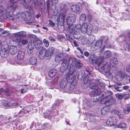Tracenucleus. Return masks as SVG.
Masks as SVG:
<instances>
[{
  "mask_svg": "<svg viewBox=\"0 0 130 130\" xmlns=\"http://www.w3.org/2000/svg\"><path fill=\"white\" fill-rule=\"evenodd\" d=\"M29 3H24L23 5H24L26 9H30L31 8L30 5L29 4Z\"/></svg>",
  "mask_w": 130,
  "mask_h": 130,
  "instance_id": "obj_50",
  "label": "nucleus"
},
{
  "mask_svg": "<svg viewBox=\"0 0 130 130\" xmlns=\"http://www.w3.org/2000/svg\"><path fill=\"white\" fill-rule=\"evenodd\" d=\"M99 40L101 43L102 44H103V42H104V44H105L104 45V47H105V46H109V44L108 42L109 40L108 36H102L101 37L100 39Z\"/></svg>",
  "mask_w": 130,
  "mask_h": 130,
  "instance_id": "obj_12",
  "label": "nucleus"
},
{
  "mask_svg": "<svg viewBox=\"0 0 130 130\" xmlns=\"http://www.w3.org/2000/svg\"><path fill=\"white\" fill-rule=\"evenodd\" d=\"M88 25L87 23H84L81 26V31L83 34L86 33L87 32V29Z\"/></svg>",
  "mask_w": 130,
  "mask_h": 130,
  "instance_id": "obj_27",
  "label": "nucleus"
},
{
  "mask_svg": "<svg viewBox=\"0 0 130 130\" xmlns=\"http://www.w3.org/2000/svg\"><path fill=\"white\" fill-rule=\"evenodd\" d=\"M12 7H7L5 8L3 6H0V18L1 19H8L14 21L23 19V16L25 15V14L24 13H20L14 15V13L17 8L15 5Z\"/></svg>",
  "mask_w": 130,
  "mask_h": 130,
  "instance_id": "obj_1",
  "label": "nucleus"
},
{
  "mask_svg": "<svg viewBox=\"0 0 130 130\" xmlns=\"http://www.w3.org/2000/svg\"><path fill=\"white\" fill-rule=\"evenodd\" d=\"M27 24H28L31 25H34L35 22H34L29 21L27 22Z\"/></svg>",
  "mask_w": 130,
  "mask_h": 130,
  "instance_id": "obj_64",
  "label": "nucleus"
},
{
  "mask_svg": "<svg viewBox=\"0 0 130 130\" xmlns=\"http://www.w3.org/2000/svg\"><path fill=\"white\" fill-rule=\"evenodd\" d=\"M66 54L65 53H59L56 55L55 56V61L56 62L59 63L63 60L64 59V55Z\"/></svg>",
  "mask_w": 130,
  "mask_h": 130,
  "instance_id": "obj_13",
  "label": "nucleus"
},
{
  "mask_svg": "<svg viewBox=\"0 0 130 130\" xmlns=\"http://www.w3.org/2000/svg\"><path fill=\"white\" fill-rule=\"evenodd\" d=\"M106 93L107 94V95H106V96H108V95H109V96H110L111 97V99L112 98V97L111 96V95H112L113 94V93L111 91H107L106 92Z\"/></svg>",
  "mask_w": 130,
  "mask_h": 130,
  "instance_id": "obj_55",
  "label": "nucleus"
},
{
  "mask_svg": "<svg viewBox=\"0 0 130 130\" xmlns=\"http://www.w3.org/2000/svg\"><path fill=\"white\" fill-rule=\"evenodd\" d=\"M86 18V15L84 13H82L80 16L79 20L83 22H84L85 21Z\"/></svg>",
  "mask_w": 130,
  "mask_h": 130,
  "instance_id": "obj_39",
  "label": "nucleus"
},
{
  "mask_svg": "<svg viewBox=\"0 0 130 130\" xmlns=\"http://www.w3.org/2000/svg\"><path fill=\"white\" fill-rule=\"evenodd\" d=\"M113 112L114 113L116 114L118 116L120 115V113L118 110H114Z\"/></svg>",
  "mask_w": 130,
  "mask_h": 130,
  "instance_id": "obj_56",
  "label": "nucleus"
},
{
  "mask_svg": "<svg viewBox=\"0 0 130 130\" xmlns=\"http://www.w3.org/2000/svg\"><path fill=\"white\" fill-rule=\"evenodd\" d=\"M112 55V53L110 51H106L104 52L103 57L104 58H108L111 56Z\"/></svg>",
  "mask_w": 130,
  "mask_h": 130,
  "instance_id": "obj_28",
  "label": "nucleus"
},
{
  "mask_svg": "<svg viewBox=\"0 0 130 130\" xmlns=\"http://www.w3.org/2000/svg\"><path fill=\"white\" fill-rule=\"evenodd\" d=\"M93 79V77L91 74L89 73L84 78L83 80V83L85 84L89 83L92 81Z\"/></svg>",
  "mask_w": 130,
  "mask_h": 130,
  "instance_id": "obj_16",
  "label": "nucleus"
},
{
  "mask_svg": "<svg viewBox=\"0 0 130 130\" xmlns=\"http://www.w3.org/2000/svg\"><path fill=\"white\" fill-rule=\"evenodd\" d=\"M124 77V74L123 72H118L116 76V79L118 81L123 80Z\"/></svg>",
  "mask_w": 130,
  "mask_h": 130,
  "instance_id": "obj_23",
  "label": "nucleus"
},
{
  "mask_svg": "<svg viewBox=\"0 0 130 130\" xmlns=\"http://www.w3.org/2000/svg\"><path fill=\"white\" fill-rule=\"evenodd\" d=\"M101 93V88H97L90 92L89 95L91 96L97 95Z\"/></svg>",
  "mask_w": 130,
  "mask_h": 130,
  "instance_id": "obj_19",
  "label": "nucleus"
},
{
  "mask_svg": "<svg viewBox=\"0 0 130 130\" xmlns=\"http://www.w3.org/2000/svg\"><path fill=\"white\" fill-rule=\"evenodd\" d=\"M122 84L119 82H116L114 84L111 85H109L108 86L109 88H111L114 91L118 92L122 91V89L121 87Z\"/></svg>",
  "mask_w": 130,
  "mask_h": 130,
  "instance_id": "obj_9",
  "label": "nucleus"
},
{
  "mask_svg": "<svg viewBox=\"0 0 130 130\" xmlns=\"http://www.w3.org/2000/svg\"><path fill=\"white\" fill-rule=\"evenodd\" d=\"M104 61V58L102 56L98 58L95 55L93 56V58H92L91 63L92 64H96L99 65L101 63Z\"/></svg>",
  "mask_w": 130,
  "mask_h": 130,
  "instance_id": "obj_8",
  "label": "nucleus"
},
{
  "mask_svg": "<svg viewBox=\"0 0 130 130\" xmlns=\"http://www.w3.org/2000/svg\"><path fill=\"white\" fill-rule=\"evenodd\" d=\"M9 32L7 30L4 31L2 32L0 34V35L2 37H5L8 36L9 35Z\"/></svg>",
  "mask_w": 130,
  "mask_h": 130,
  "instance_id": "obj_38",
  "label": "nucleus"
},
{
  "mask_svg": "<svg viewBox=\"0 0 130 130\" xmlns=\"http://www.w3.org/2000/svg\"><path fill=\"white\" fill-rule=\"evenodd\" d=\"M67 6L65 5L61 6L60 10L61 13L59 14V20L63 23L66 21L67 24L71 25L75 22L76 17L73 14H70L68 16H66L65 13L67 11Z\"/></svg>",
  "mask_w": 130,
  "mask_h": 130,
  "instance_id": "obj_2",
  "label": "nucleus"
},
{
  "mask_svg": "<svg viewBox=\"0 0 130 130\" xmlns=\"http://www.w3.org/2000/svg\"><path fill=\"white\" fill-rule=\"evenodd\" d=\"M89 87L90 89H96L98 88V82H92L89 85Z\"/></svg>",
  "mask_w": 130,
  "mask_h": 130,
  "instance_id": "obj_34",
  "label": "nucleus"
},
{
  "mask_svg": "<svg viewBox=\"0 0 130 130\" xmlns=\"http://www.w3.org/2000/svg\"><path fill=\"white\" fill-rule=\"evenodd\" d=\"M18 0H9V3L10 4V6L8 7H12L14 5L17 6V8L18 7V5L16 4V3L18 1Z\"/></svg>",
  "mask_w": 130,
  "mask_h": 130,
  "instance_id": "obj_36",
  "label": "nucleus"
},
{
  "mask_svg": "<svg viewBox=\"0 0 130 130\" xmlns=\"http://www.w3.org/2000/svg\"><path fill=\"white\" fill-rule=\"evenodd\" d=\"M31 18V17L30 15L25 14V15L23 16V19L25 21H28L30 20Z\"/></svg>",
  "mask_w": 130,
  "mask_h": 130,
  "instance_id": "obj_40",
  "label": "nucleus"
},
{
  "mask_svg": "<svg viewBox=\"0 0 130 130\" xmlns=\"http://www.w3.org/2000/svg\"><path fill=\"white\" fill-rule=\"evenodd\" d=\"M127 110H124L125 113L128 114V113H130V104L127 105L126 107Z\"/></svg>",
  "mask_w": 130,
  "mask_h": 130,
  "instance_id": "obj_44",
  "label": "nucleus"
},
{
  "mask_svg": "<svg viewBox=\"0 0 130 130\" xmlns=\"http://www.w3.org/2000/svg\"><path fill=\"white\" fill-rule=\"evenodd\" d=\"M68 82L66 78L63 79L61 82L60 84V88L62 89L64 88L67 86Z\"/></svg>",
  "mask_w": 130,
  "mask_h": 130,
  "instance_id": "obj_25",
  "label": "nucleus"
},
{
  "mask_svg": "<svg viewBox=\"0 0 130 130\" xmlns=\"http://www.w3.org/2000/svg\"><path fill=\"white\" fill-rule=\"evenodd\" d=\"M23 3H30L31 2V0H22Z\"/></svg>",
  "mask_w": 130,
  "mask_h": 130,
  "instance_id": "obj_62",
  "label": "nucleus"
},
{
  "mask_svg": "<svg viewBox=\"0 0 130 130\" xmlns=\"http://www.w3.org/2000/svg\"><path fill=\"white\" fill-rule=\"evenodd\" d=\"M15 60L14 59H11L10 60V63L13 64L15 63Z\"/></svg>",
  "mask_w": 130,
  "mask_h": 130,
  "instance_id": "obj_61",
  "label": "nucleus"
},
{
  "mask_svg": "<svg viewBox=\"0 0 130 130\" xmlns=\"http://www.w3.org/2000/svg\"><path fill=\"white\" fill-rule=\"evenodd\" d=\"M32 3V5H34V7H35L38 6L40 9H42L44 7L43 5L41 2L38 3L37 0H33Z\"/></svg>",
  "mask_w": 130,
  "mask_h": 130,
  "instance_id": "obj_22",
  "label": "nucleus"
},
{
  "mask_svg": "<svg viewBox=\"0 0 130 130\" xmlns=\"http://www.w3.org/2000/svg\"><path fill=\"white\" fill-rule=\"evenodd\" d=\"M111 99V97L108 95L106 96L103 99H102L101 101V103L103 104H105L106 106H109L110 104H109L107 105L108 103H109L110 100Z\"/></svg>",
  "mask_w": 130,
  "mask_h": 130,
  "instance_id": "obj_14",
  "label": "nucleus"
},
{
  "mask_svg": "<svg viewBox=\"0 0 130 130\" xmlns=\"http://www.w3.org/2000/svg\"><path fill=\"white\" fill-rule=\"evenodd\" d=\"M116 97L119 99H122L123 98V95L120 93H117L116 94Z\"/></svg>",
  "mask_w": 130,
  "mask_h": 130,
  "instance_id": "obj_49",
  "label": "nucleus"
},
{
  "mask_svg": "<svg viewBox=\"0 0 130 130\" xmlns=\"http://www.w3.org/2000/svg\"><path fill=\"white\" fill-rule=\"evenodd\" d=\"M71 34H72L73 35V37L74 39H79L80 38V36L79 35H77L75 33H74V32H73V33H71Z\"/></svg>",
  "mask_w": 130,
  "mask_h": 130,
  "instance_id": "obj_51",
  "label": "nucleus"
},
{
  "mask_svg": "<svg viewBox=\"0 0 130 130\" xmlns=\"http://www.w3.org/2000/svg\"><path fill=\"white\" fill-rule=\"evenodd\" d=\"M49 21V24L51 26L53 27L55 26V24L51 20H50Z\"/></svg>",
  "mask_w": 130,
  "mask_h": 130,
  "instance_id": "obj_59",
  "label": "nucleus"
},
{
  "mask_svg": "<svg viewBox=\"0 0 130 130\" xmlns=\"http://www.w3.org/2000/svg\"><path fill=\"white\" fill-rule=\"evenodd\" d=\"M130 96V95L129 94H124L123 95V98L125 99H127Z\"/></svg>",
  "mask_w": 130,
  "mask_h": 130,
  "instance_id": "obj_58",
  "label": "nucleus"
},
{
  "mask_svg": "<svg viewBox=\"0 0 130 130\" xmlns=\"http://www.w3.org/2000/svg\"><path fill=\"white\" fill-rule=\"evenodd\" d=\"M110 108L108 106H106L102 108L101 110V113L102 115H105L109 110Z\"/></svg>",
  "mask_w": 130,
  "mask_h": 130,
  "instance_id": "obj_33",
  "label": "nucleus"
},
{
  "mask_svg": "<svg viewBox=\"0 0 130 130\" xmlns=\"http://www.w3.org/2000/svg\"><path fill=\"white\" fill-rule=\"evenodd\" d=\"M71 8L72 11L75 12L79 11L80 9V7L78 5H73L71 6Z\"/></svg>",
  "mask_w": 130,
  "mask_h": 130,
  "instance_id": "obj_30",
  "label": "nucleus"
},
{
  "mask_svg": "<svg viewBox=\"0 0 130 130\" xmlns=\"http://www.w3.org/2000/svg\"><path fill=\"white\" fill-rule=\"evenodd\" d=\"M81 26L80 24H78L75 26L73 25H71L68 31L70 33H75L78 35H79L80 31H81Z\"/></svg>",
  "mask_w": 130,
  "mask_h": 130,
  "instance_id": "obj_5",
  "label": "nucleus"
},
{
  "mask_svg": "<svg viewBox=\"0 0 130 130\" xmlns=\"http://www.w3.org/2000/svg\"><path fill=\"white\" fill-rule=\"evenodd\" d=\"M19 35L21 38V37H24L26 36V34L25 32L24 31H21L17 33Z\"/></svg>",
  "mask_w": 130,
  "mask_h": 130,
  "instance_id": "obj_45",
  "label": "nucleus"
},
{
  "mask_svg": "<svg viewBox=\"0 0 130 130\" xmlns=\"http://www.w3.org/2000/svg\"><path fill=\"white\" fill-rule=\"evenodd\" d=\"M54 47L53 46L50 47L47 50H46V58L49 59L52 56L54 51Z\"/></svg>",
  "mask_w": 130,
  "mask_h": 130,
  "instance_id": "obj_11",
  "label": "nucleus"
},
{
  "mask_svg": "<svg viewBox=\"0 0 130 130\" xmlns=\"http://www.w3.org/2000/svg\"><path fill=\"white\" fill-rule=\"evenodd\" d=\"M123 47L126 51H129L130 50V45H129L127 43H126L124 45Z\"/></svg>",
  "mask_w": 130,
  "mask_h": 130,
  "instance_id": "obj_41",
  "label": "nucleus"
},
{
  "mask_svg": "<svg viewBox=\"0 0 130 130\" xmlns=\"http://www.w3.org/2000/svg\"><path fill=\"white\" fill-rule=\"evenodd\" d=\"M87 29V30L86 33L89 35H90L92 34V31L93 29V27L91 25L88 26Z\"/></svg>",
  "mask_w": 130,
  "mask_h": 130,
  "instance_id": "obj_35",
  "label": "nucleus"
},
{
  "mask_svg": "<svg viewBox=\"0 0 130 130\" xmlns=\"http://www.w3.org/2000/svg\"><path fill=\"white\" fill-rule=\"evenodd\" d=\"M4 44L2 46V50L1 51V55L2 57H6L9 53L11 55H14L17 52V49L16 46L12 45L9 47L7 42H4Z\"/></svg>",
  "mask_w": 130,
  "mask_h": 130,
  "instance_id": "obj_3",
  "label": "nucleus"
},
{
  "mask_svg": "<svg viewBox=\"0 0 130 130\" xmlns=\"http://www.w3.org/2000/svg\"><path fill=\"white\" fill-rule=\"evenodd\" d=\"M29 61L31 64H35L37 62V59L35 57H31L29 59Z\"/></svg>",
  "mask_w": 130,
  "mask_h": 130,
  "instance_id": "obj_37",
  "label": "nucleus"
},
{
  "mask_svg": "<svg viewBox=\"0 0 130 130\" xmlns=\"http://www.w3.org/2000/svg\"><path fill=\"white\" fill-rule=\"evenodd\" d=\"M71 66L69 64V59L65 58L61 67L60 71L61 72H63L67 68L69 69Z\"/></svg>",
  "mask_w": 130,
  "mask_h": 130,
  "instance_id": "obj_7",
  "label": "nucleus"
},
{
  "mask_svg": "<svg viewBox=\"0 0 130 130\" xmlns=\"http://www.w3.org/2000/svg\"><path fill=\"white\" fill-rule=\"evenodd\" d=\"M43 42L45 47H47L49 46V42L46 39L43 40Z\"/></svg>",
  "mask_w": 130,
  "mask_h": 130,
  "instance_id": "obj_46",
  "label": "nucleus"
},
{
  "mask_svg": "<svg viewBox=\"0 0 130 130\" xmlns=\"http://www.w3.org/2000/svg\"><path fill=\"white\" fill-rule=\"evenodd\" d=\"M11 38L13 41L15 42L19 43L21 41V38L17 33L11 35Z\"/></svg>",
  "mask_w": 130,
  "mask_h": 130,
  "instance_id": "obj_15",
  "label": "nucleus"
},
{
  "mask_svg": "<svg viewBox=\"0 0 130 130\" xmlns=\"http://www.w3.org/2000/svg\"><path fill=\"white\" fill-rule=\"evenodd\" d=\"M21 43L23 44H26L28 43L27 40L26 39H23L22 40H21Z\"/></svg>",
  "mask_w": 130,
  "mask_h": 130,
  "instance_id": "obj_57",
  "label": "nucleus"
},
{
  "mask_svg": "<svg viewBox=\"0 0 130 130\" xmlns=\"http://www.w3.org/2000/svg\"><path fill=\"white\" fill-rule=\"evenodd\" d=\"M46 49L43 47H42L39 52V58L41 59H43L45 57H46Z\"/></svg>",
  "mask_w": 130,
  "mask_h": 130,
  "instance_id": "obj_18",
  "label": "nucleus"
},
{
  "mask_svg": "<svg viewBox=\"0 0 130 130\" xmlns=\"http://www.w3.org/2000/svg\"><path fill=\"white\" fill-rule=\"evenodd\" d=\"M129 15L128 14H125L123 16L124 18L126 20H130Z\"/></svg>",
  "mask_w": 130,
  "mask_h": 130,
  "instance_id": "obj_53",
  "label": "nucleus"
},
{
  "mask_svg": "<svg viewBox=\"0 0 130 130\" xmlns=\"http://www.w3.org/2000/svg\"><path fill=\"white\" fill-rule=\"evenodd\" d=\"M110 66L107 62H106L99 68V71L101 73L106 75L109 76L111 74V73L110 72Z\"/></svg>",
  "mask_w": 130,
  "mask_h": 130,
  "instance_id": "obj_4",
  "label": "nucleus"
},
{
  "mask_svg": "<svg viewBox=\"0 0 130 130\" xmlns=\"http://www.w3.org/2000/svg\"><path fill=\"white\" fill-rule=\"evenodd\" d=\"M88 39L89 41L90 42L92 41V42H93L95 40V38L94 36L93 35H91V34L89 36Z\"/></svg>",
  "mask_w": 130,
  "mask_h": 130,
  "instance_id": "obj_47",
  "label": "nucleus"
},
{
  "mask_svg": "<svg viewBox=\"0 0 130 130\" xmlns=\"http://www.w3.org/2000/svg\"><path fill=\"white\" fill-rule=\"evenodd\" d=\"M42 41L40 40L38 38L37 39L34 40V44L35 45L36 48L38 50L42 46Z\"/></svg>",
  "mask_w": 130,
  "mask_h": 130,
  "instance_id": "obj_17",
  "label": "nucleus"
},
{
  "mask_svg": "<svg viewBox=\"0 0 130 130\" xmlns=\"http://www.w3.org/2000/svg\"><path fill=\"white\" fill-rule=\"evenodd\" d=\"M30 37L31 38H33L35 40V39H36L37 38V37L35 35H30Z\"/></svg>",
  "mask_w": 130,
  "mask_h": 130,
  "instance_id": "obj_63",
  "label": "nucleus"
},
{
  "mask_svg": "<svg viewBox=\"0 0 130 130\" xmlns=\"http://www.w3.org/2000/svg\"><path fill=\"white\" fill-rule=\"evenodd\" d=\"M4 93L5 95L7 96H9L11 94V92L10 89L6 88L5 90Z\"/></svg>",
  "mask_w": 130,
  "mask_h": 130,
  "instance_id": "obj_43",
  "label": "nucleus"
},
{
  "mask_svg": "<svg viewBox=\"0 0 130 130\" xmlns=\"http://www.w3.org/2000/svg\"><path fill=\"white\" fill-rule=\"evenodd\" d=\"M34 46V41L32 42H30L28 43L27 49V52L28 54H31L32 53Z\"/></svg>",
  "mask_w": 130,
  "mask_h": 130,
  "instance_id": "obj_21",
  "label": "nucleus"
},
{
  "mask_svg": "<svg viewBox=\"0 0 130 130\" xmlns=\"http://www.w3.org/2000/svg\"><path fill=\"white\" fill-rule=\"evenodd\" d=\"M96 81L98 83V88H101V92H102V89H103L105 86V84L103 82H100V80L99 79H97Z\"/></svg>",
  "mask_w": 130,
  "mask_h": 130,
  "instance_id": "obj_29",
  "label": "nucleus"
},
{
  "mask_svg": "<svg viewBox=\"0 0 130 130\" xmlns=\"http://www.w3.org/2000/svg\"><path fill=\"white\" fill-rule=\"evenodd\" d=\"M69 70V74L68 75L66 79L70 82L71 83L73 82L75 78V74H73L75 70L73 66L70 67Z\"/></svg>",
  "mask_w": 130,
  "mask_h": 130,
  "instance_id": "obj_6",
  "label": "nucleus"
},
{
  "mask_svg": "<svg viewBox=\"0 0 130 130\" xmlns=\"http://www.w3.org/2000/svg\"><path fill=\"white\" fill-rule=\"evenodd\" d=\"M48 39L51 41L54 42L55 41V40L51 36H50L48 37Z\"/></svg>",
  "mask_w": 130,
  "mask_h": 130,
  "instance_id": "obj_60",
  "label": "nucleus"
},
{
  "mask_svg": "<svg viewBox=\"0 0 130 130\" xmlns=\"http://www.w3.org/2000/svg\"><path fill=\"white\" fill-rule=\"evenodd\" d=\"M115 118L111 117L108 118L106 122V124L109 125L111 126L114 125L115 122Z\"/></svg>",
  "mask_w": 130,
  "mask_h": 130,
  "instance_id": "obj_24",
  "label": "nucleus"
},
{
  "mask_svg": "<svg viewBox=\"0 0 130 130\" xmlns=\"http://www.w3.org/2000/svg\"><path fill=\"white\" fill-rule=\"evenodd\" d=\"M24 54L23 52L21 51H19L17 56V59L20 60H22L24 58Z\"/></svg>",
  "mask_w": 130,
  "mask_h": 130,
  "instance_id": "obj_31",
  "label": "nucleus"
},
{
  "mask_svg": "<svg viewBox=\"0 0 130 130\" xmlns=\"http://www.w3.org/2000/svg\"><path fill=\"white\" fill-rule=\"evenodd\" d=\"M102 44L99 40L95 42H92L91 43V47L93 51H94L100 48L102 46Z\"/></svg>",
  "mask_w": 130,
  "mask_h": 130,
  "instance_id": "obj_10",
  "label": "nucleus"
},
{
  "mask_svg": "<svg viewBox=\"0 0 130 130\" xmlns=\"http://www.w3.org/2000/svg\"><path fill=\"white\" fill-rule=\"evenodd\" d=\"M50 1V0H47L46 1V4L48 6H49L50 5H52L54 4H55V3L52 2Z\"/></svg>",
  "mask_w": 130,
  "mask_h": 130,
  "instance_id": "obj_52",
  "label": "nucleus"
},
{
  "mask_svg": "<svg viewBox=\"0 0 130 130\" xmlns=\"http://www.w3.org/2000/svg\"><path fill=\"white\" fill-rule=\"evenodd\" d=\"M126 126L125 123L124 122H122L119 123L117 125L118 127L123 128L126 127Z\"/></svg>",
  "mask_w": 130,
  "mask_h": 130,
  "instance_id": "obj_42",
  "label": "nucleus"
},
{
  "mask_svg": "<svg viewBox=\"0 0 130 130\" xmlns=\"http://www.w3.org/2000/svg\"><path fill=\"white\" fill-rule=\"evenodd\" d=\"M3 104L4 106L6 107H10L11 103L9 102L5 101L3 102Z\"/></svg>",
  "mask_w": 130,
  "mask_h": 130,
  "instance_id": "obj_48",
  "label": "nucleus"
},
{
  "mask_svg": "<svg viewBox=\"0 0 130 130\" xmlns=\"http://www.w3.org/2000/svg\"><path fill=\"white\" fill-rule=\"evenodd\" d=\"M110 62L111 64L112 65V66L115 68L117 67L116 66L118 63L117 59L114 57L111 58Z\"/></svg>",
  "mask_w": 130,
  "mask_h": 130,
  "instance_id": "obj_26",
  "label": "nucleus"
},
{
  "mask_svg": "<svg viewBox=\"0 0 130 130\" xmlns=\"http://www.w3.org/2000/svg\"><path fill=\"white\" fill-rule=\"evenodd\" d=\"M19 106V104L17 102H15L13 103H11V107H15L17 106Z\"/></svg>",
  "mask_w": 130,
  "mask_h": 130,
  "instance_id": "obj_54",
  "label": "nucleus"
},
{
  "mask_svg": "<svg viewBox=\"0 0 130 130\" xmlns=\"http://www.w3.org/2000/svg\"><path fill=\"white\" fill-rule=\"evenodd\" d=\"M73 61L75 62V67L76 69H79L81 68L82 64L79 60H77L76 58H74L73 59Z\"/></svg>",
  "mask_w": 130,
  "mask_h": 130,
  "instance_id": "obj_20",
  "label": "nucleus"
},
{
  "mask_svg": "<svg viewBox=\"0 0 130 130\" xmlns=\"http://www.w3.org/2000/svg\"><path fill=\"white\" fill-rule=\"evenodd\" d=\"M57 72V71L55 69H53L51 70L48 72L49 76L51 77L54 76Z\"/></svg>",
  "mask_w": 130,
  "mask_h": 130,
  "instance_id": "obj_32",
  "label": "nucleus"
}]
</instances>
